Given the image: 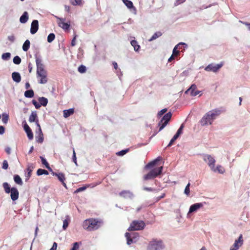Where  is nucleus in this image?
<instances>
[{
  "instance_id": "obj_1",
  "label": "nucleus",
  "mask_w": 250,
  "mask_h": 250,
  "mask_svg": "<svg viewBox=\"0 0 250 250\" xmlns=\"http://www.w3.org/2000/svg\"><path fill=\"white\" fill-rule=\"evenodd\" d=\"M37 64V77L40 83L44 84L47 83L48 79L47 77V71L44 68L42 61L39 58L36 59Z\"/></svg>"
},
{
  "instance_id": "obj_2",
  "label": "nucleus",
  "mask_w": 250,
  "mask_h": 250,
  "mask_svg": "<svg viewBox=\"0 0 250 250\" xmlns=\"http://www.w3.org/2000/svg\"><path fill=\"white\" fill-rule=\"evenodd\" d=\"M221 114L219 109H214L207 112L201 119L200 124L202 126L211 125L213 120Z\"/></svg>"
},
{
  "instance_id": "obj_3",
  "label": "nucleus",
  "mask_w": 250,
  "mask_h": 250,
  "mask_svg": "<svg viewBox=\"0 0 250 250\" xmlns=\"http://www.w3.org/2000/svg\"><path fill=\"white\" fill-rule=\"evenodd\" d=\"M101 225V222L97 219L90 218L83 222V228L87 230L92 231L97 229Z\"/></svg>"
},
{
  "instance_id": "obj_4",
  "label": "nucleus",
  "mask_w": 250,
  "mask_h": 250,
  "mask_svg": "<svg viewBox=\"0 0 250 250\" xmlns=\"http://www.w3.org/2000/svg\"><path fill=\"white\" fill-rule=\"evenodd\" d=\"M146 224L143 221L134 220L131 222L128 229V231L140 230L144 229Z\"/></svg>"
},
{
  "instance_id": "obj_5",
  "label": "nucleus",
  "mask_w": 250,
  "mask_h": 250,
  "mask_svg": "<svg viewBox=\"0 0 250 250\" xmlns=\"http://www.w3.org/2000/svg\"><path fill=\"white\" fill-rule=\"evenodd\" d=\"M164 246L162 241L153 240L151 241L148 246V250H161Z\"/></svg>"
},
{
  "instance_id": "obj_6",
  "label": "nucleus",
  "mask_w": 250,
  "mask_h": 250,
  "mask_svg": "<svg viewBox=\"0 0 250 250\" xmlns=\"http://www.w3.org/2000/svg\"><path fill=\"white\" fill-rule=\"evenodd\" d=\"M171 116L172 113L170 112L167 113L163 116L158 124V125L160 126L159 131L162 130L167 125Z\"/></svg>"
},
{
  "instance_id": "obj_7",
  "label": "nucleus",
  "mask_w": 250,
  "mask_h": 250,
  "mask_svg": "<svg viewBox=\"0 0 250 250\" xmlns=\"http://www.w3.org/2000/svg\"><path fill=\"white\" fill-rule=\"evenodd\" d=\"M125 236L126 238L127 244L128 245H130L133 243H135L139 237L138 233L136 232H126Z\"/></svg>"
},
{
  "instance_id": "obj_8",
  "label": "nucleus",
  "mask_w": 250,
  "mask_h": 250,
  "mask_svg": "<svg viewBox=\"0 0 250 250\" xmlns=\"http://www.w3.org/2000/svg\"><path fill=\"white\" fill-rule=\"evenodd\" d=\"M223 64L224 63L223 62L217 64H214L213 63L209 64L205 68V70L207 71L216 72L223 66Z\"/></svg>"
},
{
  "instance_id": "obj_9",
  "label": "nucleus",
  "mask_w": 250,
  "mask_h": 250,
  "mask_svg": "<svg viewBox=\"0 0 250 250\" xmlns=\"http://www.w3.org/2000/svg\"><path fill=\"white\" fill-rule=\"evenodd\" d=\"M243 235L241 234L238 239L235 240L233 245V248H231L229 250H238L243 244Z\"/></svg>"
},
{
  "instance_id": "obj_10",
  "label": "nucleus",
  "mask_w": 250,
  "mask_h": 250,
  "mask_svg": "<svg viewBox=\"0 0 250 250\" xmlns=\"http://www.w3.org/2000/svg\"><path fill=\"white\" fill-rule=\"evenodd\" d=\"M204 160L205 162H208V165L211 170H214V166H215V160L210 155H206L204 156Z\"/></svg>"
},
{
  "instance_id": "obj_11",
  "label": "nucleus",
  "mask_w": 250,
  "mask_h": 250,
  "mask_svg": "<svg viewBox=\"0 0 250 250\" xmlns=\"http://www.w3.org/2000/svg\"><path fill=\"white\" fill-rule=\"evenodd\" d=\"M52 174L53 176H57L58 180L62 183V185L64 186V187L67 188L66 184L64 182L65 180V177L64 174H63V173H57L53 171L52 172Z\"/></svg>"
},
{
  "instance_id": "obj_12",
  "label": "nucleus",
  "mask_w": 250,
  "mask_h": 250,
  "mask_svg": "<svg viewBox=\"0 0 250 250\" xmlns=\"http://www.w3.org/2000/svg\"><path fill=\"white\" fill-rule=\"evenodd\" d=\"M200 93V91L197 90V86L195 84H192L186 91V93H190L191 96H195Z\"/></svg>"
},
{
  "instance_id": "obj_13",
  "label": "nucleus",
  "mask_w": 250,
  "mask_h": 250,
  "mask_svg": "<svg viewBox=\"0 0 250 250\" xmlns=\"http://www.w3.org/2000/svg\"><path fill=\"white\" fill-rule=\"evenodd\" d=\"M36 125L39 129V135L36 137V141L39 143H42L43 141V135L41 126L38 121H36Z\"/></svg>"
},
{
  "instance_id": "obj_14",
  "label": "nucleus",
  "mask_w": 250,
  "mask_h": 250,
  "mask_svg": "<svg viewBox=\"0 0 250 250\" xmlns=\"http://www.w3.org/2000/svg\"><path fill=\"white\" fill-rule=\"evenodd\" d=\"M59 21L58 24L59 26L63 29L67 30L69 28L70 24L65 22V19L62 18H58Z\"/></svg>"
},
{
  "instance_id": "obj_15",
  "label": "nucleus",
  "mask_w": 250,
  "mask_h": 250,
  "mask_svg": "<svg viewBox=\"0 0 250 250\" xmlns=\"http://www.w3.org/2000/svg\"><path fill=\"white\" fill-rule=\"evenodd\" d=\"M39 29V22L38 20H33L31 23L30 32L32 34H35Z\"/></svg>"
},
{
  "instance_id": "obj_16",
  "label": "nucleus",
  "mask_w": 250,
  "mask_h": 250,
  "mask_svg": "<svg viewBox=\"0 0 250 250\" xmlns=\"http://www.w3.org/2000/svg\"><path fill=\"white\" fill-rule=\"evenodd\" d=\"M10 193L11 198L13 201H15L18 199L19 193L16 188H12Z\"/></svg>"
},
{
  "instance_id": "obj_17",
  "label": "nucleus",
  "mask_w": 250,
  "mask_h": 250,
  "mask_svg": "<svg viewBox=\"0 0 250 250\" xmlns=\"http://www.w3.org/2000/svg\"><path fill=\"white\" fill-rule=\"evenodd\" d=\"M203 207V204L202 203H198L192 205L189 208L188 213H191L197 211L198 209Z\"/></svg>"
},
{
  "instance_id": "obj_18",
  "label": "nucleus",
  "mask_w": 250,
  "mask_h": 250,
  "mask_svg": "<svg viewBox=\"0 0 250 250\" xmlns=\"http://www.w3.org/2000/svg\"><path fill=\"white\" fill-rule=\"evenodd\" d=\"M119 195L124 198H132L133 196V193L129 190H123L120 192Z\"/></svg>"
},
{
  "instance_id": "obj_19",
  "label": "nucleus",
  "mask_w": 250,
  "mask_h": 250,
  "mask_svg": "<svg viewBox=\"0 0 250 250\" xmlns=\"http://www.w3.org/2000/svg\"><path fill=\"white\" fill-rule=\"evenodd\" d=\"M24 129L26 132L27 137L29 140H32L33 138V134L32 131L27 124L24 125Z\"/></svg>"
},
{
  "instance_id": "obj_20",
  "label": "nucleus",
  "mask_w": 250,
  "mask_h": 250,
  "mask_svg": "<svg viewBox=\"0 0 250 250\" xmlns=\"http://www.w3.org/2000/svg\"><path fill=\"white\" fill-rule=\"evenodd\" d=\"M186 45L185 43H183V42H181V43H179V44H178L177 45H176L174 49H173V52H172V55H173L174 57H176V56H177L178 55H179V51L177 50V49H180V46H182V45Z\"/></svg>"
},
{
  "instance_id": "obj_21",
  "label": "nucleus",
  "mask_w": 250,
  "mask_h": 250,
  "mask_svg": "<svg viewBox=\"0 0 250 250\" xmlns=\"http://www.w3.org/2000/svg\"><path fill=\"white\" fill-rule=\"evenodd\" d=\"M163 167V166L159 167H156L150 171L152 172V173L155 175V176L156 177L159 175H160L162 172Z\"/></svg>"
},
{
  "instance_id": "obj_22",
  "label": "nucleus",
  "mask_w": 250,
  "mask_h": 250,
  "mask_svg": "<svg viewBox=\"0 0 250 250\" xmlns=\"http://www.w3.org/2000/svg\"><path fill=\"white\" fill-rule=\"evenodd\" d=\"M13 80L16 83H20L21 81V77L19 73L14 72L12 74Z\"/></svg>"
},
{
  "instance_id": "obj_23",
  "label": "nucleus",
  "mask_w": 250,
  "mask_h": 250,
  "mask_svg": "<svg viewBox=\"0 0 250 250\" xmlns=\"http://www.w3.org/2000/svg\"><path fill=\"white\" fill-rule=\"evenodd\" d=\"M28 20V14L25 11L20 18V21L22 23H26Z\"/></svg>"
},
{
  "instance_id": "obj_24",
  "label": "nucleus",
  "mask_w": 250,
  "mask_h": 250,
  "mask_svg": "<svg viewBox=\"0 0 250 250\" xmlns=\"http://www.w3.org/2000/svg\"><path fill=\"white\" fill-rule=\"evenodd\" d=\"M162 160V157H158V158H157L155 160H154V161H152V162H149V163H148L145 167L146 168H149V167H152L153 166H154L156 163Z\"/></svg>"
},
{
  "instance_id": "obj_25",
  "label": "nucleus",
  "mask_w": 250,
  "mask_h": 250,
  "mask_svg": "<svg viewBox=\"0 0 250 250\" xmlns=\"http://www.w3.org/2000/svg\"><path fill=\"white\" fill-rule=\"evenodd\" d=\"M63 113V117L66 118L74 114V109L73 108H70L67 110H64Z\"/></svg>"
},
{
  "instance_id": "obj_26",
  "label": "nucleus",
  "mask_w": 250,
  "mask_h": 250,
  "mask_svg": "<svg viewBox=\"0 0 250 250\" xmlns=\"http://www.w3.org/2000/svg\"><path fill=\"white\" fill-rule=\"evenodd\" d=\"M29 121L31 123L33 122H35L36 123V121L39 122V121L37 119V113L36 111L32 112L31 114L30 115L29 118Z\"/></svg>"
},
{
  "instance_id": "obj_27",
  "label": "nucleus",
  "mask_w": 250,
  "mask_h": 250,
  "mask_svg": "<svg viewBox=\"0 0 250 250\" xmlns=\"http://www.w3.org/2000/svg\"><path fill=\"white\" fill-rule=\"evenodd\" d=\"M214 172H218L220 174H223L225 171V168L221 165H218L216 167L214 166V170H212Z\"/></svg>"
},
{
  "instance_id": "obj_28",
  "label": "nucleus",
  "mask_w": 250,
  "mask_h": 250,
  "mask_svg": "<svg viewBox=\"0 0 250 250\" xmlns=\"http://www.w3.org/2000/svg\"><path fill=\"white\" fill-rule=\"evenodd\" d=\"M38 101H39L41 105H42L43 106H46L48 104L47 99L44 97L39 98Z\"/></svg>"
},
{
  "instance_id": "obj_29",
  "label": "nucleus",
  "mask_w": 250,
  "mask_h": 250,
  "mask_svg": "<svg viewBox=\"0 0 250 250\" xmlns=\"http://www.w3.org/2000/svg\"><path fill=\"white\" fill-rule=\"evenodd\" d=\"M143 178L144 180H148L154 179L156 178V177L155 176V175L150 171L147 174L145 175Z\"/></svg>"
},
{
  "instance_id": "obj_30",
  "label": "nucleus",
  "mask_w": 250,
  "mask_h": 250,
  "mask_svg": "<svg viewBox=\"0 0 250 250\" xmlns=\"http://www.w3.org/2000/svg\"><path fill=\"white\" fill-rule=\"evenodd\" d=\"M122 1L128 8H129V9H131V8L135 9V8L134 7L133 4L131 1L129 0H122Z\"/></svg>"
},
{
  "instance_id": "obj_31",
  "label": "nucleus",
  "mask_w": 250,
  "mask_h": 250,
  "mask_svg": "<svg viewBox=\"0 0 250 250\" xmlns=\"http://www.w3.org/2000/svg\"><path fill=\"white\" fill-rule=\"evenodd\" d=\"M70 2L74 6H81L83 4V0H70Z\"/></svg>"
},
{
  "instance_id": "obj_32",
  "label": "nucleus",
  "mask_w": 250,
  "mask_h": 250,
  "mask_svg": "<svg viewBox=\"0 0 250 250\" xmlns=\"http://www.w3.org/2000/svg\"><path fill=\"white\" fill-rule=\"evenodd\" d=\"M34 95V93L32 89L26 90L24 92V96L26 98H32Z\"/></svg>"
},
{
  "instance_id": "obj_33",
  "label": "nucleus",
  "mask_w": 250,
  "mask_h": 250,
  "mask_svg": "<svg viewBox=\"0 0 250 250\" xmlns=\"http://www.w3.org/2000/svg\"><path fill=\"white\" fill-rule=\"evenodd\" d=\"M30 45V41L28 40H26L22 45L23 50L24 51H27L29 49Z\"/></svg>"
},
{
  "instance_id": "obj_34",
  "label": "nucleus",
  "mask_w": 250,
  "mask_h": 250,
  "mask_svg": "<svg viewBox=\"0 0 250 250\" xmlns=\"http://www.w3.org/2000/svg\"><path fill=\"white\" fill-rule=\"evenodd\" d=\"M130 43L131 45L133 46L135 51H137L139 50L140 46L139 45H138L136 41L132 40Z\"/></svg>"
},
{
  "instance_id": "obj_35",
  "label": "nucleus",
  "mask_w": 250,
  "mask_h": 250,
  "mask_svg": "<svg viewBox=\"0 0 250 250\" xmlns=\"http://www.w3.org/2000/svg\"><path fill=\"white\" fill-rule=\"evenodd\" d=\"M14 180L15 182L18 185H22L23 184L21 179L18 175H15L14 176Z\"/></svg>"
},
{
  "instance_id": "obj_36",
  "label": "nucleus",
  "mask_w": 250,
  "mask_h": 250,
  "mask_svg": "<svg viewBox=\"0 0 250 250\" xmlns=\"http://www.w3.org/2000/svg\"><path fill=\"white\" fill-rule=\"evenodd\" d=\"M2 186L5 192L6 193H9L11 191V188L8 183L7 182H4L3 183Z\"/></svg>"
},
{
  "instance_id": "obj_37",
  "label": "nucleus",
  "mask_w": 250,
  "mask_h": 250,
  "mask_svg": "<svg viewBox=\"0 0 250 250\" xmlns=\"http://www.w3.org/2000/svg\"><path fill=\"white\" fill-rule=\"evenodd\" d=\"M162 35V33L161 32H160V31L157 32L155 33L152 35L151 38L149 40V41H150V42L156 39L157 38L160 37V36H161Z\"/></svg>"
},
{
  "instance_id": "obj_38",
  "label": "nucleus",
  "mask_w": 250,
  "mask_h": 250,
  "mask_svg": "<svg viewBox=\"0 0 250 250\" xmlns=\"http://www.w3.org/2000/svg\"><path fill=\"white\" fill-rule=\"evenodd\" d=\"M40 158L42 160V164L44 165H45V167L49 170L52 171V169L51 168H50V166H49V164L48 163V162H47V161L46 160V159L43 158V157L42 156H40Z\"/></svg>"
},
{
  "instance_id": "obj_39",
  "label": "nucleus",
  "mask_w": 250,
  "mask_h": 250,
  "mask_svg": "<svg viewBox=\"0 0 250 250\" xmlns=\"http://www.w3.org/2000/svg\"><path fill=\"white\" fill-rule=\"evenodd\" d=\"M37 174L39 176L42 174L48 175V172L46 170L39 168L37 171Z\"/></svg>"
},
{
  "instance_id": "obj_40",
  "label": "nucleus",
  "mask_w": 250,
  "mask_h": 250,
  "mask_svg": "<svg viewBox=\"0 0 250 250\" xmlns=\"http://www.w3.org/2000/svg\"><path fill=\"white\" fill-rule=\"evenodd\" d=\"M69 221H70V219L69 218V216H67L66 217V219L63 222L62 227L64 229H66L67 228Z\"/></svg>"
},
{
  "instance_id": "obj_41",
  "label": "nucleus",
  "mask_w": 250,
  "mask_h": 250,
  "mask_svg": "<svg viewBox=\"0 0 250 250\" xmlns=\"http://www.w3.org/2000/svg\"><path fill=\"white\" fill-rule=\"evenodd\" d=\"M9 120V115L6 113H3L2 114V121L5 124H7Z\"/></svg>"
},
{
  "instance_id": "obj_42",
  "label": "nucleus",
  "mask_w": 250,
  "mask_h": 250,
  "mask_svg": "<svg viewBox=\"0 0 250 250\" xmlns=\"http://www.w3.org/2000/svg\"><path fill=\"white\" fill-rule=\"evenodd\" d=\"M55 38V35L54 33H50L47 37V42H51Z\"/></svg>"
},
{
  "instance_id": "obj_43",
  "label": "nucleus",
  "mask_w": 250,
  "mask_h": 250,
  "mask_svg": "<svg viewBox=\"0 0 250 250\" xmlns=\"http://www.w3.org/2000/svg\"><path fill=\"white\" fill-rule=\"evenodd\" d=\"M86 71V67L83 65H81L78 67V71L81 73H84Z\"/></svg>"
},
{
  "instance_id": "obj_44",
  "label": "nucleus",
  "mask_w": 250,
  "mask_h": 250,
  "mask_svg": "<svg viewBox=\"0 0 250 250\" xmlns=\"http://www.w3.org/2000/svg\"><path fill=\"white\" fill-rule=\"evenodd\" d=\"M13 62L16 64H19L21 62V59L18 56L14 57Z\"/></svg>"
},
{
  "instance_id": "obj_45",
  "label": "nucleus",
  "mask_w": 250,
  "mask_h": 250,
  "mask_svg": "<svg viewBox=\"0 0 250 250\" xmlns=\"http://www.w3.org/2000/svg\"><path fill=\"white\" fill-rule=\"evenodd\" d=\"M11 54L10 53H5L2 55L1 58L4 60H8L10 59Z\"/></svg>"
},
{
  "instance_id": "obj_46",
  "label": "nucleus",
  "mask_w": 250,
  "mask_h": 250,
  "mask_svg": "<svg viewBox=\"0 0 250 250\" xmlns=\"http://www.w3.org/2000/svg\"><path fill=\"white\" fill-rule=\"evenodd\" d=\"M88 187H89L88 186H83V187H80V188H77L74 191V193H78V192H81V191H83L84 190H85L86 189V188H88Z\"/></svg>"
},
{
  "instance_id": "obj_47",
  "label": "nucleus",
  "mask_w": 250,
  "mask_h": 250,
  "mask_svg": "<svg viewBox=\"0 0 250 250\" xmlns=\"http://www.w3.org/2000/svg\"><path fill=\"white\" fill-rule=\"evenodd\" d=\"M190 185V184L189 183H188L187 184V185L186 186V187L185 188V190H184V193L186 195H188L189 194V192H190V189H189Z\"/></svg>"
},
{
  "instance_id": "obj_48",
  "label": "nucleus",
  "mask_w": 250,
  "mask_h": 250,
  "mask_svg": "<svg viewBox=\"0 0 250 250\" xmlns=\"http://www.w3.org/2000/svg\"><path fill=\"white\" fill-rule=\"evenodd\" d=\"M179 137L178 136H177L176 134H175L174 136L173 137V138L171 139L169 143L167 145V146H170L173 142Z\"/></svg>"
},
{
  "instance_id": "obj_49",
  "label": "nucleus",
  "mask_w": 250,
  "mask_h": 250,
  "mask_svg": "<svg viewBox=\"0 0 250 250\" xmlns=\"http://www.w3.org/2000/svg\"><path fill=\"white\" fill-rule=\"evenodd\" d=\"M184 127V124H182L181 125L180 127H179V128L178 129V130H177V131L175 134H176L177 136H179L180 135H181L182 133V131H183Z\"/></svg>"
},
{
  "instance_id": "obj_50",
  "label": "nucleus",
  "mask_w": 250,
  "mask_h": 250,
  "mask_svg": "<svg viewBox=\"0 0 250 250\" xmlns=\"http://www.w3.org/2000/svg\"><path fill=\"white\" fill-rule=\"evenodd\" d=\"M32 102L36 109H39L41 107V105L40 103H38L35 100H33Z\"/></svg>"
},
{
  "instance_id": "obj_51",
  "label": "nucleus",
  "mask_w": 250,
  "mask_h": 250,
  "mask_svg": "<svg viewBox=\"0 0 250 250\" xmlns=\"http://www.w3.org/2000/svg\"><path fill=\"white\" fill-rule=\"evenodd\" d=\"M70 250H79V244L75 242L73 244V246Z\"/></svg>"
},
{
  "instance_id": "obj_52",
  "label": "nucleus",
  "mask_w": 250,
  "mask_h": 250,
  "mask_svg": "<svg viewBox=\"0 0 250 250\" xmlns=\"http://www.w3.org/2000/svg\"><path fill=\"white\" fill-rule=\"evenodd\" d=\"M128 151V149L123 150L120 151L118 152L116 154L118 156H123Z\"/></svg>"
},
{
  "instance_id": "obj_53",
  "label": "nucleus",
  "mask_w": 250,
  "mask_h": 250,
  "mask_svg": "<svg viewBox=\"0 0 250 250\" xmlns=\"http://www.w3.org/2000/svg\"><path fill=\"white\" fill-rule=\"evenodd\" d=\"M8 167V162L6 160H4L2 163V168L4 169H7Z\"/></svg>"
},
{
  "instance_id": "obj_54",
  "label": "nucleus",
  "mask_w": 250,
  "mask_h": 250,
  "mask_svg": "<svg viewBox=\"0 0 250 250\" xmlns=\"http://www.w3.org/2000/svg\"><path fill=\"white\" fill-rule=\"evenodd\" d=\"M72 159H73V161L75 163L76 165L77 166V160H76V153H75V151L74 149H73V152Z\"/></svg>"
},
{
  "instance_id": "obj_55",
  "label": "nucleus",
  "mask_w": 250,
  "mask_h": 250,
  "mask_svg": "<svg viewBox=\"0 0 250 250\" xmlns=\"http://www.w3.org/2000/svg\"><path fill=\"white\" fill-rule=\"evenodd\" d=\"M167 111V108H164L161 110L160 111H159L158 113V116H162L164 113H165Z\"/></svg>"
},
{
  "instance_id": "obj_56",
  "label": "nucleus",
  "mask_w": 250,
  "mask_h": 250,
  "mask_svg": "<svg viewBox=\"0 0 250 250\" xmlns=\"http://www.w3.org/2000/svg\"><path fill=\"white\" fill-rule=\"evenodd\" d=\"M27 177L29 178L31 176L32 169L30 167H29L27 168Z\"/></svg>"
},
{
  "instance_id": "obj_57",
  "label": "nucleus",
  "mask_w": 250,
  "mask_h": 250,
  "mask_svg": "<svg viewBox=\"0 0 250 250\" xmlns=\"http://www.w3.org/2000/svg\"><path fill=\"white\" fill-rule=\"evenodd\" d=\"M143 189L144 190L147 191H154L156 190V189L153 188H147V187H144L143 188Z\"/></svg>"
},
{
  "instance_id": "obj_58",
  "label": "nucleus",
  "mask_w": 250,
  "mask_h": 250,
  "mask_svg": "<svg viewBox=\"0 0 250 250\" xmlns=\"http://www.w3.org/2000/svg\"><path fill=\"white\" fill-rule=\"evenodd\" d=\"M57 247V244L56 242H54L53 244L52 248L50 249V250H56Z\"/></svg>"
},
{
  "instance_id": "obj_59",
  "label": "nucleus",
  "mask_w": 250,
  "mask_h": 250,
  "mask_svg": "<svg viewBox=\"0 0 250 250\" xmlns=\"http://www.w3.org/2000/svg\"><path fill=\"white\" fill-rule=\"evenodd\" d=\"M5 128L3 126H0V134H3L4 133Z\"/></svg>"
},
{
  "instance_id": "obj_60",
  "label": "nucleus",
  "mask_w": 250,
  "mask_h": 250,
  "mask_svg": "<svg viewBox=\"0 0 250 250\" xmlns=\"http://www.w3.org/2000/svg\"><path fill=\"white\" fill-rule=\"evenodd\" d=\"M8 40L11 42H13L15 40V37L14 36H10L8 37Z\"/></svg>"
},
{
  "instance_id": "obj_61",
  "label": "nucleus",
  "mask_w": 250,
  "mask_h": 250,
  "mask_svg": "<svg viewBox=\"0 0 250 250\" xmlns=\"http://www.w3.org/2000/svg\"><path fill=\"white\" fill-rule=\"evenodd\" d=\"M65 10L68 12V13H70V7L69 6L65 5L64 6Z\"/></svg>"
},
{
  "instance_id": "obj_62",
  "label": "nucleus",
  "mask_w": 250,
  "mask_h": 250,
  "mask_svg": "<svg viewBox=\"0 0 250 250\" xmlns=\"http://www.w3.org/2000/svg\"><path fill=\"white\" fill-rule=\"evenodd\" d=\"M76 37L75 36L74 37V38L73 39V40H72V41H71V45L73 46L75 45V44H76V41H76Z\"/></svg>"
},
{
  "instance_id": "obj_63",
  "label": "nucleus",
  "mask_w": 250,
  "mask_h": 250,
  "mask_svg": "<svg viewBox=\"0 0 250 250\" xmlns=\"http://www.w3.org/2000/svg\"><path fill=\"white\" fill-rule=\"evenodd\" d=\"M186 0H176V4L177 5L181 4L185 1Z\"/></svg>"
},
{
  "instance_id": "obj_64",
  "label": "nucleus",
  "mask_w": 250,
  "mask_h": 250,
  "mask_svg": "<svg viewBox=\"0 0 250 250\" xmlns=\"http://www.w3.org/2000/svg\"><path fill=\"white\" fill-rule=\"evenodd\" d=\"M5 151L8 154H9L11 152V148L9 147H7L5 148Z\"/></svg>"
}]
</instances>
